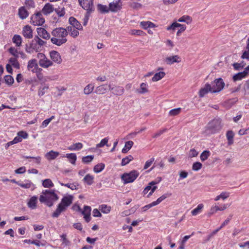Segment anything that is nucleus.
Listing matches in <instances>:
<instances>
[{
	"label": "nucleus",
	"instance_id": "1",
	"mask_svg": "<svg viewBox=\"0 0 249 249\" xmlns=\"http://www.w3.org/2000/svg\"><path fill=\"white\" fill-rule=\"evenodd\" d=\"M58 199V197L53 190H43L39 198L41 203H44L50 207L52 206L53 202Z\"/></svg>",
	"mask_w": 249,
	"mask_h": 249
},
{
	"label": "nucleus",
	"instance_id": "2",
	"mask_svg": "<svg viewBox=\"0 0 249 249\" xmlns=\"http://www.w3.org/2000/svg\"><path fill=\"white\" fill-rule=\"evenodd\" d=\"M139 172L135 170L129 173H124L121 176V179L124 184H127L134 182L139 176Z\"/></svg>",
	"mask_w": 249,
	"mask_h": 249
},
{
	"label": "nucleus",
	"instance_id": "3",
	"mask_svg": "<svg viewBox=\"0 0 249 249\" xmlns=\"http://www.w3.org/2000/svg\"><path fill=\"white\" fill-rule=\"evenodd\" d=\"M211 85V93H217L221 91L224 86L225 83L221 78L215 79Z\"/></svg>",
	"mask_w": 249,
	"mask_h": 249
},
{
	"label": "nucleus",
	"instance_id": "4",
	"mask_svg": "<svg viewBox=\"0 0 249 249\" xmlns=\"http://www.w3.org/2000/svg\"><path fill=\"white\" fill-rule=\"evenodd\" d=\"M222 127V121L220 118L213 120L208 124V129L213 133L220 131Z\"/></svg>",
	"mask_w": 249,
	"mask_h": 249
},
{
	"label": "nucleus",
	"instance_id": "5",
	"mask_svg": "<svg viewBox=\"0 0 249 249\" xmlns=\"http://www.w3.org/2000/svg\"><path fill=\"white\" fill-rule=\"evenodd\" d=\"M42 14L40 11H38L32 15L31 17V23L34 26H41L45 22Z\"/></svg>",
	"mask_w": 249,
	"mask_h": 249
},
{
	"label": "nucleus",
	"instance_id": "6",
	"mask_svg": "<svg viewBox=\"0 0 249 249\" xmlns=\"http://www.w3.org/2000/svg\"><path fill=\"white\" fill-rule=\"evenodd\" d=\"M55 11L58 17L62 16V10H60L59 8L54 9L53 5L50 3L45 4L41 11H40L44 15H48Z\"/></svg>",
	"mask_w": 249,
	"mask_h": 249
},
{
	"label": "nucleus",
	"instance_id": "7",
	"mask_svg": "<svg viewBox=\"0 0 249 249\" xmlns=\"http://www.w3.org/2000/svg\"><path fill=\"white\" fill-rule=\"evenodd\" d=\"M94 0H78L79 5L89 13L94 11Z\"/></svg>",
	"mask_w": 249,
	"mask_h": 249
},
{
	"label": "nucleus",
	"instance_id": "8",
	"mask_svg": "<svg viewBox=\"0 0 249 249\" xmlns=\"http://www.w3.org/2000/svg\"><path fill=\"white\" fill-rule=\"evenodd\" d=\"M45 42L39 38L38 36H35L30 44L31 48L36 52L39 51L42 46L44 45Z\"/></svg>",
	"mask_w": 249,
	"mask_h": 249
},
{
	"label": "nucleus",
	"instance_id": "9",
	"mask_svg": "<svg viewBox=\"0 0 249 249\" xmlns=\"http://www.w3.org/2000/svg\"><path fill=\"white\" fill-rule=\"evenodd\" d=\"M177 27H179V29L177 33V36H179L181 33L184 32L186 29V26L185 25L181 24L177 22H173L170 26H168L166 29L168 31H175Z\"/></svg>",
	"mask_w": 249,
	"mask_h": 249
},
{
	"label": "nucleus",
	"instance_id": "10",
	"mask_svg": "<svg viewBox=\"0 0 249 249\" xmlns=\"http://www.w3.org/2000/svg\"><path fill=\"white\" fill-rule=\"evenodd\" d=\"M28 69L34 73H38L42 71V69L38 68L35 59H32L28 62Z\"/></svg>",
	"mask_w": 249,
	"mask_h": 249
},
{
	"label": "nucleus",
	"instance_id": "11",
	"mask_svg": "<svg viewBox=\"0 0 249 249\" xmlns=\"http://www.w3.org/2000/svg\"><path fill=\"white\" fill-rule=\"evenodd\" d=\"M122 4L121 0H117L109 4V11L112 12H117L122 8Z\"/></svg>",
	"mask_w": 249,
	"mask_h": 249
},
{
	"label": "nucleus",
	"instance_id": "12",
	"mask_svg": "<svg viewBox=\"0 0 249 249\" xmlns=\"http://www.w3.org/2000/svg\"><path fill=\"white\" fill-rule=\"evenodd\" d=\"M108 88L109 90H111L112 94L115 95L121 96L124 92V88L122 86H114L111 87V85H108Z\"/></svg>",
	"mask_w": 249,
	"mask_h": 249
},
{
	"label": "nucleus",
	"instance_id": "13",
	"mask_svg": "<svg viewBox=\"0 0 249 249\" xmlns=\"http://www.w3.org/2000/svg\"><path fill=\"white\" fill-rule=\"evenodd\" d=\"M181 61V58L178 55L169 56L166 57L164 59V62L168 65H172L175 63H179Z\"/></svg>",
	"mask_w": 249,
	"mask_h": 249
},
{
	"label": "nucleus",
	"instance_id": "14",
	"mask_svg": "<svg viewBox=\"0 0 249 249\" xmlns=\"http://www.w3.org/2000/svg\"><path fill=\"white\" fill-rule=\"evenodd\" d=\"M91 211L90 207L85 206L83 210L81 211L82 214L84 215V219L87 222H89L91 220Z\"/></svg>",
	"mask_w": 249,
	"mask_h": 249
},
{
	"label": "nucleus",
	"instance_id": "15",
	"mask_svg": "<svg viewBox=\"0 0 249 249\" xmlns=\"http://www.w3.org/2000/svg\"><path fill=\"white\" fill-rule=\"evenodd\" d=\"M40 55L43 57V58L40 59L39 61V64L41 67L44 68H47L53 65V62L46 57L44 54L40 53Z\"/></svg>",
	"mask_w": 249,
	"mask_h": 249
},
{
	"label": "nucleus",
	"instance_id": "16",
	"mask_svg": "<svg viewBox=\"0 0 249 249\" xmlns=\"http://www.w3.org/2000/svg\"><path fill=\"white\" fill-rule=\"evenodd\" d=\"M22 35L24 37L30 39L33 37V30L30 25L25 26L22 29Z\"/></svg>",
	"mask_w": 249,
	"mask_h": 249
},
{
	"label": "nucleus",
	"instance_id": "17",
	"mask_svg": "<svg viewBox=\"0 0 249 249\" xmlns=\"http://www.w3.org/2000/svg\"><path fill=\"white\" fill-rule=\"evenodd\" d=\"M37 196H32L27 201V206L32 210L36 209L37 207Z\"/></svg>",
	"mask_w": 249,
	"mask_h": 249
},
{
	"label": "nucleus",
	"instance_id": "18",
	"mask_svg": "<svg viewBox=\"0 0 249 249\" xmlns=\"http://www.w3.org/2000/svg\"><path fill=\"white\" fill-rule=\"evenodd\" d=\"M50 56L51 59L54 62L60 64L61 62V57L60 54L55 51L50 52Z\"/></svg>",
	"mask_w": 249,
	"mask_h": 249
},
{
	"label": "nucleus",
	"instance_id": "19",
	"mask_svg": "<svg viewBox=\"0 0 249 249\" xmlns=\"http://www.w3.org/2000/svg\"><path fill=\"white\" fill-rule=\"evenodd\" d=\"M211 85L209 83L206 84L199 91V97L201 98L204 97L208 92H211Z\"/></svg>",
	"mask_w": 249,
	"mask_h": 249
},
{
	"label": "nucleus",
	"instance_id": "20",
	"mask_svg": "<svg viewBox=\"0 0 249 249\" xmlns=\"http://www.w3.org/2000/svg\"><path fill=\"white\" fill-rule=\"evenodd\" d=\"M18 15L21 19H26L29 15V13L24 6L20 7L18 10Z\"/></svg>",
	"mask_w": 249,
	"mask_h": 249
},
{
	"label": "nucleus",
	"instance_id": "21",
	"mask_svg": "<svg viewBox=\"0 0 249 249\" xmlns=\"http://www.w3.org/2000/svg\"><path fill=\"white\" fill-rule=\"evenodd\" d=\"M73 199V196L71 195H66L63 196V210L72 203Z\"/></svg>",
	"mask_w": 249,
	"mask_h": 249
},
{
	"label": "nucleus",
	"instance_id": "22",
	"mask_svg": "<svg viewBox=\"0 0 249 249\" xmlns=\"http://www.w3.org/2000/svg\"><path fill=\"white\" fill-rule=\"evenodd\" d=\"M109 90L108 86L107 84H104L97 87L95 89V92L97 94H104Z\"/></svg>",
	"mask_w": 249,
	"mask_h": 249
},
{
	"label": "nucleus",
	"instance_id": "23",
	"mask_svg": "<svg viewBox=\"0 0 249 249\" xmlns=\"http://www.w3.org/2000/svg\"><path fill=\"white\" fill-rule=\"evenodd\" d=\"M38 35L41 37L45 39H48L50 38V34L43 28L39 27L37 28Z\"/></svg>",
	"mask_w": 249,
	"mask_h": 249
},
{
	"label": "nucleus",
	"instance_id": "24",
	"mask_svg": "<svg viewBox=\"0 0 249 249\" xmlns=\"http://www.w3.org/2000/svg\"><path fill=\"white\" fill-rule=\"evenodd\" d=\"M69 21L70 23L72 26V27H74L79 30H82V26L74 18H70Z\"/></svg>",
	"mask_w": 249,
	"mask_h": 249
},
{
	"label": "nucleus",
	"instance_id": "25",
	"mask_svg": "<svg viewBox=\"0 0 249 249\" xmlns=\"http://www.w3.org/2000/svg\"><path fill=\"white\" fill-rule=\"evenodd\" d=\"M78 30H77L76 28L72 27H68L67 29L65 30L66 32L69 33L70 34V35L73 37H75L78 36Z\"/></svg>",
	"mask_w": 249,
	"mask_h": 249
},
{
	"label": "nucleus",
	"instance_id": "26",
	"mask_svg": "<svg viewBox=\"0 0 249 249\" xmlns=\"http://www.w3.org/2000/svg\"><path fill=\"white\" fill-rule=\"evenodd\" d=\"M59 155V153L54 152L53 150L47 152L45 156V158L49 160H53L55 159Z\"/></svg>",
	"mask_w": 249,
	"mask_h": 249
},
{
	"label": "nucleus",
	"instance_id": "27",
	"mask_svg": "<svg viewBox=\"0 0 249 249\" xmlns=\"http://www.w3.org/2000/svg\"><path fill=\"white\" fill-rule=\"evenodd\" d=\"M94 89V85L93 83H90L87 85L83 89V92L85 95H89L91 93Z\"/></svg>",
	"mask_w": 249,
	"mask_h": 249
},
{
	"label": "nucleus",
	"instance_id": "28",
	"mask_svg": "<svg viewBox=\"0 0 249 249\" xmlns=\"http://www.w3.org/2000/svg\"><path fill=\"white\" fill-rule=\"evenodd\" d=\"M68 159L69 161L72 164L75 165L77 160V156L75 153L67 154L65 156Z\"/></svg>",
	"mask_w": 249,
	"mask_h": 249
},
{
	"label": "nucleus",
	"instance_id": "29",
	"mask_svg": "<svg viewBox=\"0 0 249 249\" xmlns=\"http://www.w3.org/2000/svg\"><path fill=\"white\" fill-rule=\"evenodd\" d=\"M83 145L81 142L73 143L68 147V149L71 151H77L81 149Z\"/></svg>",
	"mask_w": 249,
	"mask_h": 249
},
{
	"label": "nucleus",
	"instance_id": "30",
	"mask_svg": "<svg viewBox=\"0 0 249 249\" xmlns=\"http://www.w3.org/2000/svg\"><path fill=\"white\" fill-rule=\"evenodd\" d=\"M247 76V72L245 71V70L239 72L233 76V80L234 81L241 80L242 79L245 78Z\"/></svg>",
	"mask_w": 249,
	"mask_h": 249
},
{
	"label": "nucleus",
	"instance_id": "31",
	"mask_svg": "<svg viewBox=\"0 0 249 249\" xmlns=\"http://www.w3.org/2000/svg\"><path fill=\"white\" fill-rule=\"evenodd\" d=\"M178 21L180 22H185L187 24H190L192 22V18L188 15H184L178 18Z\"/></svg>",
	"mask_w": 249,
	"mask_h": 249
},
{
	"label": "nucleus",
	"instance_id": "32",
	"mask_svg": "<svg viewBox=\"0 0 249 249\" xmlns=\"http://www.w3.org/2000/svg\"><path fill=\"white\" fill-rule=\"evenodd\" d=\"M140 25L144 29H146L148 28H152L156 27V25L151 21H141L140 22Z\"/></svg>",
	"mask_w": 249,
	"mask_h": 249
},
{
	"label": "nucleus",
	"instance_id": "33",
	"mask_svg": "<svg viewBox=\"0 0 249 249\" xmlns=\"http://www.w3.org/2000/svg\"><path fill=\"white\" fill-rule=\"evenodd\" d=\"M203 208L204 205L203 204H199L196 208L191 211V214L194 216L197 215L198 214L201 213Z\"/></svg>",
	"mask_w": 249,
	"mask_h": 249
},
{
	"label": "nucleus",
	"instance_id": "34",
	"mask_svg": "<svg viewBox=\"0 0 249 249\" xmlns=\"http://www.w3.org/2000/svg\"><path fill=\"white\" fill-rule=\"evenodd\" d=\"M134 142L131 141L125 142L124 147L122 150L123 153H126L132 147Z\"/></svg>",
	"mask_w": 249,
	"mask_h": 249
},
{
	"label": "nucleus",
	"instance_id": "35",
	"mask_svg": "<svg viewBox=\"0 0 249 249\" xmlns=\"http://www.w3.org/2000/svg\"><path fill=\"white\" fill-rule=\"evenodd\" d=\"M165 75V73L163 71H160L157 72L152 78V81L153 82L158 81L162 79Z\"/></svg>",
	"mask_w": 249,
	"mask_h": 249
},
{
	"label": "nucleus",
	"instance_id": "36",
	"mask_svg": "<svg viewBox=\"0 0 249 249\" xmlns=\"http://www.w3.org/2000/svg\"><path fill=\"white\" fill-rule=\"evenodd\" d=\"M52 34L54 37H62V28H57L55 29L52 31Z\"/></svg>",
	"mask_w": 249,
	"mask_h": 249
},
{
	"label": "nucleus",
	"instance_id": "37",
	"mask_svg": "<svg viewBox=\"0 0 249 249\" xmlns=\"http://www.w3.org/2000/svg\"><path fill=\"white\" fill-rule=\"evenodd\" d=\"M83 181L88 185H91L94 181V177L90 174H87L83 178Z\"/></svg>",
	"mask_w": 249,
	"mask_h": 249
},
{
	"label": "nucleus",
	"instance_id": "38",
	"mask_svg": "<svg viewBox=\"0 0 249 249\" xmlns=\"http://www.w3.org/2000/svg\"><path fill=\"white\" fill-rule=\"evenodd\" d=\"M12 41L16 44V46L20 47L22 42V38L19 35H15L12 38Z\"/></svg>",
	"mask_w": 249,
	"mask_h": 249
},
{
	"label": "nucleus",
	"instance_id": "39",
	"mask_svg": "<svg viewBox=\"0 0 249 249\" xmlns=\"http://www.w3.org/2000/svg\"><path fill=\"white\" fill-rule=\"evenodd\" d=\"M62 212V199L59 203L57 209L52 214V217H57Z\"/></svg>",
	"mask_w": 249,
	"mask_h": 249
},
{
	"label": "nucleus",
	"instance_id": "40",
	"mask_svg": "<svg viewBox=\"0 0 249 249\" xmlns=\"http://www.w3.org/2000/svg\"><path fill=\"white\" fill-rule=\"evenodd\" d=\"M234 134L232 131L229 130L227 132L226 137L228 141V144L231 145L233 142V137Z\"/></svg>",
	"mask_w": 249,
	"mask_h": 249
},
{
	"label": "nucleus",
	"instance_id": "41",
	"mask_svg": "<svg viewBox=\"0 0 249 249\" xmlns=\"http://www.w3.org/2000/svg\"><path fill=\"white\" fill-rule=\"evenodd\" d=\"M99 209L104 213H108L111 210V207L107 205L102 204L99 206Z\"/></svg>",
	"mask_w": 249,
	"mask_h": 249
},
{
	"label": "nucleus",
	"instance_id": "42",
	"mask_svg": "<svg viewBox=\"0 0 249 249\" xmlns=\"http://www.w3.org/2000/svg\"><path fill=\"white\" fill-rule=\"evenodd\" d=\"M246 49L247 51H245L242 54L241 58L243 59H246L249 60V37L247 40Z\"/></svg>",
	"mask_w": 249,
	"mask_h": 249
},
{
	"label": "nucleus",
	"instance_id": "43",
	"mask_svg": "<svg viewBox=\"0 0 249 249\" xmlns=\"http://www.w3.org/2000/svg\"><path fill=\"white\" fill-rule=\"evenodd\" d=\"M171 196V194L170 193H166L163 195H162L161 196H160L159 198H158L157 200L154 201V203L155 204L156 206L160 204V202H161L163 200L165 199L166 198L170 196Z\"/></svg>",
	"mask_w": 249,
	"mask_h": 249
},
{
	"label": "nucleus",
	"instance_id": "44",
	"mask_svg": "<svg viewBox=\"0 0 249 249\" xmlns=\"http://www.w3.org/2000/svg\"><path fill=\"white\" fill-rule=\"evenodd\" d=\"M105 167V164L103 163H98L94 167L93 171L96 173H100L104 169Z\"/></svg>",
	"mask_w": 249,
	"mask_h": 249
},
{
	"label": "nucleus",
	"instance_id": "45",
	"mask_svg": "<svg viewBox=\"0 0 249 249\" xmlns=\"http://www.w3.org/2000/svg\"><path fill=\"white\" fill-rule=\"evenodd\" d=\"M42 186L45 188H52L54 186L52 181L49 178L45 179L42 181Z\"/></svg>",
	"mask_w": 249,
	"mask_h": 249
},
{
	"label": "nucleus",
	"instance_id": "46",
	"mask_svg": "<svg viewBox=\"0 0 249 249\" xmlns=\"http://www.w3.org/2000/svg\"><path fill=\"white\" fill-rule=\"evenodd\" d=\"M25 7L28 9L35 8V3L34 0H25Z\"/></svg>",
	"mask_w": 249,
	"mask_h": 249
},
{
	"label": "nucleus",
	"instance_id": "47",
	"mask_svg": "<svg viewBox=\"0 0 249 249\" xmlns=\"http://www.w3.org/2000/svg\"><path fill=\"white\" fill-rule=\"evenodd\" d=\"M147 87L148 86L146 83H142L140 85V89H137V92L141 94L145 93L148 92Z\"/></svg>",
	"mask_w": 249,
	"mask_h": 249
},
{
	"label": "nucleus",
	"instance_id": "48",
	"mask_svg": "<svg viewBox=\"0 0 249 249\" xmlns=\"http://www.w3.org/2000/svg\"><path fill=\"white\" fill-rule=\"evenodd\" d=\"M133 160V157L131 155H129L123 158L122 160L121 165L125 166L129 163L131 161Z\"/></svg>",
	"mask_w": 249,
	"mask_h": 249
},
{
	"label": "nucleus",
	"instance_id": "49",
	"mask_svg": "<svg viewBox=\"0 0 249 249\" xmlns=\"http://www.w3.org/2000/svg\"><path fill=\"white\" fill-rule=\"evenodd\" d=\"M9 62L11 64V65L16 69H19L20 67V65L18 61L17 57H11L9 59Z\"/></svg>",
	"mask_w": 249,
	"mask_h": 249
},
{
	"label": "nucleus",
	"instance_id": "50",
	"mask_svg": "<svg viewBox=\"0 0 249 249\" xmlns=\"http://www.w3.org/2000/svg\"><path fill=\"white\" fill-rule=\"evenodd\" d=\"M18 185H19L21 188L28 189L31 188L32 186H33V184L31 181L27 180L24 183L22 182L18 183Z\"/></svg>",
	"mask_w": 249,
	"mask_h": 249
},
{
	"label": "nucleus",
	"instance_id": "51",
	"mask_svg": "<svg viewBox=\"0 0 249 249\" xmlns=\"http://www.w3.org/2000/svg\"><path fill=\"white\" fill-rule=\"evenodd\" d=\"M108 140L109 139L107 137L105 138L104 139H102L100 143L96 144V148L103 147L105 145H106L107 147L109 146V145L107 144Z\"/></svg>",
	"mask_w": 249,
	"mask_h": 249
},
{
	"label": "nucleus",
	"instance_id": "52",
	"mask_svg": "<svg viewBox=\"0 0 249 249\" xmlns=\"http://www.w3.org/2000/svg\"><path fill=\"white\" fill-rule=\"evenodd\" d=\"M5 83L8 86H11L14 81L13 77L9 75H5L4 77Z\"/></svg>",
	"mask_w": 249,
	"mask_h": 249
},
{
	"label": "nucleus",
	"instance_id": "53",
	"mask_svg": "<svg viewBox=\"0 0 249 249\" xmlns=\"http://www.w3.org/2000/svg\"><path fill=\"white\" fill-rule=\"evenodd\" d=\"M98 9L102 13H108L109 11V7L106 5L99 4L98 5Z\"/></svg>",
	"mask_w": 249,
	"mask_h": 249
},
{
	"label": "nucleus",
	"instance_id": "54",
	"mask_svg": "<svg viewBox=\"0 0 249 249\" xmlns=\"http://www.w3.org/2000/svg\"><path fill=\"white\" fill-rule=\"evenodd\" d=\"M157 183H158L157 182H156L154 181H152L149 182L148 183V185L143 190V194L144 195H146V194H147L148 192L150 190L152 186L155 185Z\"/></svg>",
	"mask_w": 249,
	"mask_h": 249
},
{
	"label": "nucleus",
	"instance_id": "55",
	"mask_svg": "<svg viewBox=\"0 0 249 249\" xmlns=\"http://www.w3.org/2000/svg\"><path fill=\"white\" fill-rule=\"evenodd\" d=\"M210 156V152L208 150L204 151L200 155V160L204 161L206 160Z\"/></svg>",
	"mask_w": 249,
	"mask_h": 249
},
{
	"label": "nucleus",
	"instance_id": "56",
	"mask_svg": "<svg viewBox=\"0 0 249 249\" xmlns=\"http://www.w3.org/2000/svg\"><path fill=\"white\" fill-rule=\"evenodd\" d=\"M63 186L67 187L68 188L71 189V190H77L78 184L76 182L72 183H63Z\"/></svg>",
	"mask_w": 249,
	"mask_h": 249
},
{
	"label": "nucleus",
	"instance_id": "57",
	"mask_svg": "<svg viewBox=\"0 0 249 249\" xmlns=\"http://www.w3.org/2000/svg\"><path fill=\"white\" fill-rule=\"evenodd\" d=\"M51 42L57 46H61L62 44V39L57 37H52L51 39Z\"/></svg>",
	"mask_w": 249,
	"mask_h": 249
},
{
	"label": "nucleus",
	"instance_id": "58",
	"mask_svg": "<svg viewBox=\"0 0 249 249\" xmlns=\"http://www.w3.org/2000/svg\"><path fill=\"white\" fill-rule=\"evenodd\" d=\"M94 159V156L89 155L82 158V161L85 163H89L92 161Z\"/></svg>",
	"mask_w": 249,
	"mask_h": 249
},
{
	"label": "nucleus",
	"instance_id": "59",
	"mask_svg": "<svg viewBox=\"0 0 249 249\" xmlns=\"http://www.w3.org/2000/svg\"><path fill=\"white\" fill-rule=\"evenodd\" d=\"M202 167V164L200 162H195L192 166V170L195 171L199 170Z\"/></svg>",
	"mask_w": 249,
	"mask_h": 249
},
{
	"label": "nucleus",
	"instance_id": "60",
	"mask_svg": "<svg viewBox=\"0 0 249 249\" xmlns=\"http://www.w3.org/2000/svg\"><path fill=\"white\" fill-rule=\"evenodd\" d=\"M181 111V108L178 107L171 109L169 112V115L171 116H174L179 114Z\"/></svg>",
	"mask_w": 249,
	"mask_h": 249
},
{
	"label": "nucleus",
	"instance_id": "61",
	"mask_svg": "<svg viewBox=\"0 0 249 249\" xmlns=\"http://www.w3.org/2000/svg\"><path fill=\"white\" fill-rule=\"evenodd\" d=\"M217 211H219V206L217 205L212 206L210 212L208 213V216H211L212 214L215 213Z\"/></svg>",
	"mask_w": 249,
	"mask_h": 249
},
{
	"label": "nucleus",
	"instance_id": "62",
	"mask_svg": "<svg viewBox=\"0 0 249 249\" xmlns=\"http://www.w3.org/2000/svg\"><path fill=\"white\" fill-rule=\"evenodd\" d=\"M129 5L131 8L136 10L140 9L142 7V4L136 2H131L130 3Z\"/></svg>",
	"mask_w": 249,
	"mask_h": 249
},
{
	"label": "nucleus",
	"instance_id": "63",
	"mask_svg": "<svg viewBox=\"0 0 249 249\" xmlns=\"http://www.w3.org/2000/svg\"><path fill=\"white\" fill-rule=\"evenodd\" d=\"M17 134L21 138V139L22 140L23 139H27L28 137V133L24 131H19Z\"/></svg>",
	"mask_w": 249,
	"mask_h": 249
},
{
	"label": "nucleus",
	"instance_id": "64",
	"mask_svg": "<svg viewBox=\"0 0 249 249\" xmlns=\"http://www.w3.org/2000/svg\"><path fill=\"white\" fill-rule=\"evenodd\" d=\"M9 52L12 54L15 57H18V53L16 49L14 47H11L9 49Z\"/></svg>",
	"mask_w": 249,
	"mask_h": 249
}]
</instances>
